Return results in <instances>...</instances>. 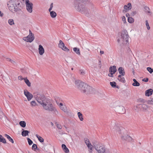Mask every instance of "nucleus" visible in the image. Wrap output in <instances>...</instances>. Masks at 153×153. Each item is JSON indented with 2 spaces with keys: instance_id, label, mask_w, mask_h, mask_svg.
Returning a JSON list of instances; mask_svg holds the SVG:
<instances>
[{
  "instance_id": "nucleus-25",
  "label": "nucleus",
  "mask_w": 153,
  "mask_h": 153,
  "mask_svg": "<svg viewBox=\"0 0 153 153\" xmlns=\"http://www.w3.org/2000/svg\"><path fill=\"white\" fill-rule=\"evenodd\" d=\"M4 136L9 140L11 142L13 143H14V141L13 139L9 135L6 134H4Z\"/></svg>"
},
{
  "instance_id": "nucleus-10",
  "label": "nucleus",
  "mask_w": 153,
  "mask_h": 153,
  "mask_svg": "<svg viewBox=\"0 0 153 153\" xmlns=\"http://www.w3.org/2000/svg\"><path fill=\"white\" fill-rule=\"evenodd\" d=\"M117 71L116 67L113 66L110 67L109 71L110 73L108 74V76L111 77L113 76V74H114Z\"/></svg>"
},
{
  "instance_id": "nucleus-2",
  "label": "nucleus",
  "mask_w": 153,
  "mask_h": 153,
  "mask_svg": "<svg viewBox=\"0 0 153 153\" xmlns=\"http://www.w3.org/2000/svg\"><path fill=\"white\" fill-rule=\"evenodd\" d=\"M37 100L45 110L50 111L54 110L50 100L46 98L44 96L39 95L38 96Z\"/></svg>"
},
{
  "instance_id": "nucleus-55",
  "label": "nucleus",
  "mask_w": 153,
  "mask_h": 153,
  "mask_svg": "<svg viewBox=\"0 0 153 153\" xmlns=\"http://www.w3.org/2000/svg\"><path fill=\"white\" fill-rule=\"evenodd\" d=\"M129 16L130 15L129 13H127L126 14V17H128H128H130Z\"/></svg>"
},
{
  "instance_id": "nucleus-34",
  "label": "nucleus",
  "mask_w": 153,
  "mask_h": 153,
  "mask_svg": "<svg viewBox=\"0 0 153 153\" xmlns=\"http://www.w3.org/2000/svg\"><path fill=\"white\" fill-rule=\"evenodd\" d=\"M147 103L149 105H153V99L148 100L147 101Z\"/></svg>"
},
{
  "instance_id": "nucleus-1",
  "label": "nucleus",
  "mask_w": 153,
  "mask_h": 153,
  "mask_svg": "<svg viewBox=\"0 0 153 153\" xmlns=\"http://www.w3.org/2000/svg\"><path fill=\"white\" fill-rule=\"evenodd\" d=\"M75 85L77 89L86 94H92L94 92V89L91 87L79 80L75 81Z\"/></svg>"
},
{
  "instance_id": "nucleus-60",
  "label": "nucleus",
  "mask_w": 153,
  "mask_h": 153,
  "mask_svg": "<svg viewBox=\"0 0 153 153\" xmlns=\"http://www.w3.org/2000/svg\"><path fill=\"white\" fill-rule=\"evenodd\" d=\"M71 69H72V70H73V68H72Z\"/></svg>"
},
{
  "instance_id": "nucleus-28",
  "label": "nucleus",
  "mask_w": 153,
  "mask_h": 153,
  "mask_svg": "<svg viewBox=\"0 0 153 153\" xmlns=\"http://www.w3.org/2000/svg\"><path fill=\"white\" fill-rule=\"evenodd\" d=\"M77 115L80 120L81 121H82L83 120V118L82 114L80 112H78Z\"/></svg>"
},
{
  "instance_id": "nucleus-51",
  "label": "nucleus",
  "mask_w": 153,
  "mask_h": 153,
  "mask_svg": "<svg viewBox=\"0 0 153 153\" xmlns=\"http://www.w3.org/2000/svg\"><path fill=\"white\" fill-rule=\"evenodd\" d=\"M42 150L43 151H44L45 152H47V150L45 149V147H43L42 148Z\"/></svg>"
},
{
  "instance_id": "nucleus-20",
  "label": "nucleus",
  "mask_w": 153,
  "mask_h": 153,
  "mask_svg": "<svg viewBox=\"0 0 153 153\" xmlns=\"http://www.w3.org/2000/svg\"><path fill=\"white\" fill-rule=\"evenodd\" d=\"M140 109L143 111L146 110L148 108V105L143 103L140 106Z\"/></svg>"
},
{
  "instance_id": "nucleus-32",
  "label": "nucleus",
  "mask_w": 153,
  "mask_h": 153,
  "mask_svg": "<svg viewBox=\"0 0 153 153\" xmlns=\"http://www.w3.org/2000/svg\"><path fill=\"white\" fill-rule=\"evenodd\" d=\"M128 22L130 23H132L134 22V19L131 17H128Z\"/></svg>"
},
{
  "instance_id": "nucleus-31",
  "label": "nucleus",
  "mask_w": 153,
  "mask_h": 153,
  "mask_svg": "<svg viewBox=\"0 0 153 153\" xmlns=\"http://www.w3.org/2000/svg\"><path fill=\"white\" fill-rule=\"evenodd\" d=\"M20 125L22 127L24 128L26 126V123L25 121H21L19 122Z\"/></svg>"
},
{
  "instance_id": "nucleus-13",
  "label": "nucleus",
  "mask_w": 153,
  "mask_h": 153,
  "mask_svg": "<svg viewBox=\"0 0 153 153\" xmlns=\"http://www.w3.org/2000/svg\"><path fill=\"white\" fill-rule=\"evenodd\" d=\"M84 140L85 144H86L88 148L90 149V152H91V150L93 148V146L89 140L87 138H85Z\"/></svg>"
},
{
  "instance_id": "nucleus-3",
  "label": "nucleus",
  "mask_w": 153,
  "mask_h": 153,
  "mask_svg": "<svg viewBox=\"0 0 153 153\" xmlns=\"http://www.w3.org/2000/svg\"><path fill=\"white\" fill-rule=\"evenodd\" d=\"M7 5L9 9L12 12L19 11L22 8L20 2L19 1H10Z\"/></svg>"
},
{
  "instance_id": "nucleus-18",
  "label": "nucleus",
  "mask_w": 153,
  "mask_h": 153,
  "mask_svg": "<svg viewBox=\"0 0 153 153\" xmlns=\"http://www.w3.org/2000/svg\"><path fill=\"white\" fill-rule=\"evenodd\" d=\"M118 71L119 74L122 76L125 75V73L124 68L122 67H120L118 69Z\"/></svg>"
},
{
  "instance_id": "nucleus-44",
  "label": "nucleus",
  "mask_w": 153,
  "mask_h": 153,
  "mask_svg": "<svg viewBox=\"0 0 153 153\" xmlns=\"http://www.w3.org/2000/svg\"><path fill=\"white\" fill-rule=\"evenodd\" d=\"M56 125L58 129H61L62 128V126L60 125L57 123L56 124Z\"/></svg>"
},
{
  "instance_id": "nucleus-24",
  "label": "nucleus",
  "mask_w": 153,
  "mask_h": 153,
  "mask_svg": "<svg viewBox=\"0 0 153 153\" xmlns=\"http://www.w3.org/2000/svg\"><path fill=\"white\" fill-rule=\"evenodd\" d=\"M49 12L50 15L52 18H54L56 17V13L55 12L51 11Z\"/></svg>"
},
{
  "instance_id": "nucleus-52",
  "label": "nucleus",
  "mask_w": 153,
  "mask_h": 153,
  "mask_svg": "<svg viewBox=\"0 0 153 153\" xmlns=\"http://www.w3.org/2000/svg\"><path fill=\"white\" fill-rule=\"evenodd\" d=\"M146 12L147 15H151L152 14L151 12L149 11H147V12Z\"/></svg>"
},
{
  "instance_id": "nucleus-19",
  "label": "nucleus",
  "mask_w": 153,
  "mask_h": 153,
  "mask_svg": "<svg viewBox=\"0 0 153 153\" xmlns=\"http://www.w3.org/2000/svg\"><path fill=\"white\" fill-rule=\"evenodd\" d=\"M152 92L153 90L151 89L146 90L145 92L146 96L148 97L151 96L152 94Z\"/></svg>"
},
{
  "instance_id": "nucleus-38",
  "label": "nucleus",
  "mask_w": 153,
  "mask_h": 153,
  "mask_svg": "<svg viewBox=\"0 0 153 153\" xmlns=\"http://www.w3.org/2000/svg\"><path fill=\"white\" fill-rule=\"evenodd\" d=\"M31 105L32 106H35L36 105V103L35 101H32L30 102Z\"/></svg>"
},
{
  "instance_id": "nucleus-33",
  "label": "nucleus",
  "mask_w": 153,
  "mask_h": 153,
  "mask_svg": "<svg viewBox=\"0 0 153 153\" xmlns=\"http://www.w3.org/2000/svg\"><path fill=\"white\" fill-rule=\"evenodd\" d=\"M8 23L9 24L12 25L14 24V21L13 19H9L8 20Z\"/></svg>"
},
{
  "instance_id": "nucleus-48",
  "label": "nucleus",
  "mask_w": 153,
  "mask_h": 153,
  "mask_svg": "<svg viewBox=\"0 0 153 153\" xmlns=\"http://www.w3.org/2000/svg\"><path fill=\"white\" fill-rule=\"evenodd\" d=\"M62 148L63 150L64 149H65V148H66L67 147L66 145L64 144H62Z\"/></svg>"
},
{
  "instance_id": "nucleus-6",
  "label": "nucleus",
  "mask_w": 153,
  "mask_h": 153,
  "mask_svg": "<svg viewBox=\"0 0 153 153\" xmlns=\"http://www.w3.org/2000/svg\"><path fill=\"white\" fill-rule=\"evenodd\" d=\"M23 39L27 42H31L35 39L34 34H33L31 30H29V34L27 36L23 37Z\"/></svg>"
},
{
  "instance_id": "nucleus-40",
  "label": "nucleus",
  "mask_w": 153,
  "mask_h": 153,
  "mask_svg": "<svg viewBox=\"0 0 153 153\" xmlns=\"http://www.w3.org/2000/svg\"><path fill=\"white\" fill-rule=\"evenodd\" d=\"M147 70L151 74L153 72L152 69L150 67H148L147 68Z\"/></svg>"
},
{
  "instance_id": "nucleus-39",
  "label": "nucleus",
  "mask_w": 153,
  "mask_h": 153,
  "mask_svg": "<svg viewBox=\"0 0 153 153\" xmlns=\"http://www.w3.org/2000/svg\"><path fill=\"white\" fill-rule=\"evenodd\" d=\"M27 140L29 145H31L33 144V141L29 138H28Z\"/></svg>"
},
{
  "instance_id": "nucleus-5",
  "label": "nucleus",
  "mask_w": 153,
  "mask_h": 153,
  "mask_svg": "<svg viewBox=\"0 0 153 153\" xmlns=\"http://www.w3.org/2000/svg\"><path fill=\"white\" fill-rule=\"evenodd\" d=\"M94 147L98 153H104L105 149L104 146L101 144L98 143L94 145Z\"/></svg>"
},
{
  "instance_id": "nucleus-16",
  "label": "nucleus",
  "mask_w": 153,
  "mask_h": 153,
  "mask_svg": "<svg viewBox=\"0 0 153 153\" xmlns=\"http://www.w3.org/2000/svg\"><path fill=\"white\" fill-rule=\"evenodd\" d=\"M59 106L60 109L64 112H65L67 111L66 107L65 105H63L62 103H60Z\"/></svg>"
},
{
  "instance_id": "nucleus-57",
  "label": "nucleus",
  "mask_w": 153,
  "mask_h": 153,
  "mask_svg": "<svg viewBox=\"0 0 153 153\" xmlns=\"http://www.w3.org/2000/svg\"><path fill=\"white\" fill-rule=\"evenodd\" d=\"M6 59L7 61H9V62H10V60H11L10 58H6Z\"/></svg>"
},
{
  "instance_id": "nucleus-15",
  "label": "nucleus",
  "mask_w": 153,
  "mask_h": 153,
  "mask_svg": "<svg viewBox=\"0 0 153 153\" xmlns=\"http://www.w3.org/2000/svg\"><path fill=\"white\" fill-rule=\"evenodd\" d=\"M38 51L39 54L41 55H43L44 53V49L41 45H39Z\"/></svg>"
},
{
  "instance_id": "nucleus-17",
  "label": "nucleus",
  "mask_w": 153,
  "mask_h": 153,
  "mask_svg": "<svg viewBox=\"0 0 153 153\" xmlns=\"http://www.w3.org/2000/svg\"><path fill=\"white\" fill-rule=\"evenodd\" d=\"M117 79L123 83H125L126 80L123 76L121 75H119L118 76Z\"/></svg>"
},
{
  "instance_id": "nucleus-35",
  "label": "nucleus",
  "mask_w": 153,
  "mask_h": 153,
  "mask_svg": "<svg viewBox=\"0 0 153 153\" xmlns=\"http://www.w3.org/2000/svg\"><path fill=\"white\" fill-rule=\"evenodd\" d=\"M32 149L33 150H36V149L39 150V149H37V145L35 144H33L32 147Z\"/></svg>"
},
{
  "instance_id": "nucleus-8",
  "label": "nucleus",
  "mask_w": 153,
  "mask_h": 153,
  "mask_svg": "<svg viewBox=\"0 0 153 153\" xmlns=\"http://www.w3.org/2000/svg\"><path fill=\"white\" fill-rule=\"evenodd\" d=\"M121 36L123 41L126 42L128 41V36L127 31L126 30H123L122 31Z\"/></svg>"
},
{
  "instance_id": "nucleus-58",
  "label": "nucleus",
  "mask_w": 153,
  "mask_h": 153,
  "mask_svg": "<svg viewBox=\"0 0 153 153\" xmlns=\"http://www.w3.org/2000/svg\"><path fill=\"white\" fill-rule=\"evenodd\" d=\"M0 138H2V136L1 135H0Z\"/></svg>"
},
{
  "instance_id": "nucleus-21",
  "label": "nucleus",
  "mask_w": 153,
  "mask_h": 153,
  "mask_svg": "<svg viewBox=\"0 0 153 153\" xmlns=\"http://www.w3.org/2000/svg\"><path fill=\"white\" fill-rule=\"evenodd\" d=\"M77 10L80 12L83 11L85 10V8L84 5H79Z\"/></svg>"
},
{
  "instance_id": "nucleus-54",
  "label": "nucleus",
  "mask_w": 153,
  "mask_h": 153,
  "mask_svg": "<svg viewBox=\"0 0 153 153\" xmlns=\"http://www.w3.org/2000/svg\"><path fill=\"white\" fill-rule=\"evenodd\" d=\"M80 74L82 75H83L84 74V72L82 70L80 71Z\"/></svg>"
},
{
  "instance_id": "nucleus-45",
  "label": "nucleus",
  "mask_w": 153,
  "mask_h": 153,
  "mask_svg": "<svg viewBox=\"0 0 153 153\" xmlns=\"http://www.w3.org/2000/svg\"><path fill=\"white\" fill-rule=\"evenodd\" d=\"M18 79L20 80H22L23 79L24 80V78H23L22 76H18Z\"/></svg>"
},
{
  "instance_id": "nucleus-37",
  "label": "nucleus",
  "mask_w": 153,
  "mask_h": 153,
  "mask_svg": "<svg viewBox=\"0 0 153 153\" xmlns=\"http://www.w3.org/2000/svg\"><path fill=\"white\" fill-rule=\"evenodd\" d=\"M146 25L147 27V28L148 30H149L150 29V27L149 25L148 22V20H146Z\"/></svg>"
},
{
  "instance_id": "nucleus-56",
  "label": "nucleus",
  "mask_w": 153,
  "mask_h": 153,
  "mask_svg": "<svg viewBox=\"0 0 153 153\" xmlns=\"http://www.w3.org/2000/svg\"><path fill=\"white\" fill-rule=\"evenodd\" d=\"M100 53L101 54H103L104 53V52L103 51H100Z\"/></svg>"
},
{
  "instance_id": "nucleus-62",
  "label": "nucleus",
  "mask_w": 153,
  "mask_h": 153,
  "mask_svg": "<svg viewBox=\"0 0 153 153\" xmlns=\"http://www.w3.org/2000/svg\"><path fill=\"white\" fill-rule=\"evenodd\" d=\"M23 1H24V0H23Z\"/></svg>"
},
{
  "instance_id": "nucleus-12",
  "label": "nucleus",
  "mask_w": 153,
  "mask_h": 153,
  "mask_svg": "<svg viewBox=\"0 0 153 153\" xmlns=\"http://www.w3.org/2000/svg\"><path fill=\"white\" fill-rule=\"evenodd\" d=\"M132 8V6L130 3H128L127 5L124 6V10L123 12V13H126L128 11L130 10Z\"/></svg>"
},
{
  "instance_id": "nucleus-41",
  "label": "nucleus",
  "mask_w": 153,
  "mask_h": 153,
  "mask_svg": "<svg viewBox=\"0 0 153 153\" xmlns=\"http://www.w3.org/2000/svg\"><path fill=\"white\" fill-rule=\"evenodd\" d=\"M137 14V12L136 11H133L130 13V16H133Z\"/></svg>"
},
{
  "instance_id": "nucleus-23",
  "label": "nucleus",
  "mask_w": 153,
  "mask_h": 153,
  "mask_svg": "<svg viewBox=\"0 0 153 153\" xmlns=\"http://www.w3.org/2000/svg\"><path fill=\"white\" fill-rule=\"evenodd\" d=\"M134 82L132 84V85L134 86H138L140 85V83L134 79H133Z\"/></svg>"
},
{
  "instance_id": "nucleus-46",
  "label": "nucleus",
  "mask_w": 153,
  "mask_h": 153,
  "mask_svg": "<svg viewBox=\"0 0 153 153\" xmlns=\"http://www.w3.org/2000/svg\"><path fill=\"white\" fill-rule=\"evenodd\" d=\"M53 7V3H52L50 5V7L49 9V11H51L52 10V9Z\"/></svg>"
},
{
  "instance_id": "nucleus-29",
  "label": "nucleus",
  "mask_w": 153,
  "mask_h": 153,
  "mask_svg": "<svg viewBox=\"0 0 153 153\" xmlns=\"http://www.w3.org/2000/svg\"><path fill=\"white\" fill-rule=\"evenodd\" d=\"M36 136L37 138L39 140L40 142L42 143V142H44V140L42 137L39 136V135H38L37 134L36 135Z\"/></svg>"
},
{
  "instance_id": "nucleus-7",
  "label": "nucleus",
  "mask_w": 153,
  "mask_h": 153,
  "mask_svg": "<svg viewBox=\"0 0 153 153\" xmlns=\"http://www.w3.org/2000/svg\"><path fill=\"white\" fill-rule=\"evenodd\" d=\"M25 4L27 11L29 13H31L33 11V4L32 3L30 2L29 0H26L25 1Z\"/></svg>"
},
{
  "instance_id": "nucleus-27",
  "label": "nucleus",
  "mask_w": 153,
  "mask_h": 153,
  "mask_svg": "<svg viewBox=\"0 0 153 153\" xmlns=\"http://www.w3.org/2000/svg\"><path fill=\"white\" fill-rule=\"evenodd\" d=\"M23 131L22 132V136L25 137L28 135V133H29V131L27 130H24L23 129Z\"/></svg>"
},
{
  "instance_id": "nucleus-36",
  "label": "nucleus",
  "mask_w": 153,
  "mask_h": 153,
  "mask_svg": "<svg viewBox=\"0 0 153 153\" xmlns=\"http://www.w3.org/2000/svg\"><path fill=\"white\" fill-rule=\"evenodd\" d=\"M0 142H1L4 143H6V140L4 138H0Z\"/></svg>"
},
{
  "instance_id": "nucleus-30",
  "label": "nucleus",
  "mask_w": 153,
  "mask_h": 153,
  "mask_svg": "<svg viewBox=\"0 0 153 153\" xmlns=\"http://www.w3.org/2000/svg\"><path fill=\"white\" fill-rule=\"evenodd\" d=\"M110 84L113 88L116 87L117 88H118V86H116V83L115 82H110Z\"/></svg>"
},
{
  "instance_id": "nucleus-22",
  "label": "nucleus",
  "mask_w": 153,
  "mask_h": 153,
  "mask_svg": "<svg viewBox=\"0 0 153 153\" xmlns=\"http://www.w3.org/2000/svg\"><path fill=\"white\" fill-rule=\"evenodd\" d=\"M24 80L26 85L28 86H31V83L27 77L24 78Z\"/></svg>"
},
{
  "instance_id": "nucleus-9",
  "label": "nucleus",
  "mask_w": 153,
  "mask_h": 153,
  "mask_svg": "<svg viewBox=\"0 0 153 153\" xmlns=\"http://www.w3.org/2000/svg\"><path fill=\"white\" fill-rule=\"evenodd\" d=\"M58 47L59 48H60L65 51H69V49L66 47L65 46L64 43L61 40L59 41Z\"/></svg>"
},
{
  "instance_id": "nucleus-4",
  "label": "nucleus",
  "mask_w": 153,
  "mask_h": 153,
  "mask_svg": "<svg viewBox=\"0 0 153 153\" xmlns=\"http://www.w3.org/2000/svg\"><path fill=\"white\" fill-rule=\"evenodd\" d=\"M115 128L117 134H119L123 140H127L130 137L126 133L125 129L121 127L115 126Z\"/></svg>"
},
{
  "instance_id": "nucleus-11",
  "label": "nucleus",
  "mask_w": 153,
  "mask_h": 153,
  "mask_svg": "<svg viewBox=\"0 0 153 153\" xmlns=\"http://www.w3.org/2000/svg\"><path fill=\"white\" fill-rule=\"evenodd\" d=\"M24 94L28 101L30 100L33 97V95L28 92L27 89H25L24 90Z\"/></svg>"
},
{
  "instance_id": "nucleus-43",
  "label": "nucleus",
  "mask_w": 153,
  "mask_h": 153,
  "mask_svg": "<svg viewBox=\"0 0 153 153\" xmlns=\"http://www.w3.org/2000/svg\"><path fill=\"white\" fill-rule=\"evenodd\" d=\"M63 150L65 153H68L69 152V150L67 147L66 148H65V149Z\"/></svg>"
},
{
  "instance_id": "nucleus-53",
  "label": "nucleus",
  "mask_w": 153,
  "mask_h": 153,
  "mask_svg": "<svg viewBox=\"0 0 153 153\" xmlns=\"http://www.w3.org/2000/svg\"><path fill=\"white\" fill-rule=\"evenodd\" d=\"M3 13L1 11H0V16L1 17H2L3 16Z\"/></svg>"
},
{
  "instance_id": "nucleus-47",
  "label": "nucleus",
  "mask_w": 153,
  "mask_h": 153,
  "mask_svg": "<svg viewBox=\"0 0 153 153\" xmlns=\"http://www.w3.org/2000/svg\"><path fill=\"white\" fill-rule=\"evenodd\" d=\"M120 109H122V110H123V112H120V111L119 113L121 114H122L124 113L125 112V109L124 108L122 107L121 108H120Z\"/></svg>"
},
{
  "instance_id": "nucleus-49",
  "label": "nucleus",
  "mask_w": 153,
  "mask_h": 153,
  "mask_svg": "<svg viewBox=\"0 0 153 153\" xmlns=\"http://www.w3.org/2000/svg\"><path fill=\"white\" fill-rule=\"evenodd\" d=\"M148 80H149V79H148V78H146V79L144 78L142 79V81H143L145 82H147L148 81Z\"/></svg>"
},
{
  "instance_id": "nucleus-42",
  "label": "nucleus",
  "mask_w": 153,
  "mask_h": 153,
  "mask_svg": "<svg viewBox=\"0 0 153 153\" xmlns=\"http://www.w3.org/2000/svg\"><path fill=\"white\" fill-rule=\"evenodd\" d=\"M122 20L124 23H126V19L125 16H123L122 17Z\"/></svg>"
},
{
  "instance_id": "nucleus-50",
  "label": "nucleus",
  "mask_w": 153,
  "mask_h": 153,
  "mask_svg": "<svg viewBox=\"0 0 153 153\" xmlns=\"http://www.w3.org/2000/svg\"><path fill=\"white\" fill-rule=\"evenodd\" d=\"M10 62L11 63H12V64H14V65H15L16 63L12 59H11V60H10Z\"/></svg>"
},
{
  "instance_id": "nucleus-26",
  "label": "nucleus",
  "mask_w": 153,
  "mask_h": 153,
  "mask_svg": "<svg viewBox=\"0 0 153 153\" xmlns=\"http://www.w3.org/2000/svg\"><path fill=\"white\" fill-rule=\"evenodd\" d=\"M73 51L78 55H80V53L79 48H73Z\"/></svg>"
},
{
  "instance_id": "nucleus-14",
  "label": "nucleus",
  "mask_w": 153,
  "mask_h": 153,
  "mask_svg": "<svg viewBox=\"0 0 153 153\" xmlns=\"http://www.w3.org/2000/svg\"><path fill=\"white\" fill-rule=\"evenodd\" d=\"M137 102L138 103V104H137L136 105V107L137 108H140V106L141 105L140 104V103H144L145 102V100L142 98H140L139 99L137 100Z\"/></svg>"
},
{
  "instance_id": "nucleus-61",
  "label": "nucleus",
  "mask_w": 153,
  "mask_h": 153,
  "mask_svg": "<svg viewBox=\"0 0 153 153\" xmlns=\"http://www.w3.org/2000/svg\"><path fill=\"white\" fill-rule=\"evenodd\" d=\"M152 69V71H153V68Z\"/></svg>"
},
{
  "instance_id": "nucleus-59",
  "label": "nucleus",
  "mask_w": 153,
  "mask_h": 153,
  "mask_svg": "<svg viewBox=\"0 0 153 153\" xmlns=\"http://www.w3.org/2000/svg\"><path fill=\"white\" fill-rule=\"evenodd\" d=\"M51 125H52V126H53V123H51Z\"/></svg>"
}]
</instances>
